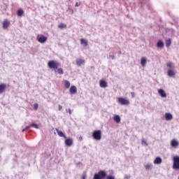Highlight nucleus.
<instances>
[{"mask_svg": "<svg viewBox=\"0 0 179 179\" xmlns=\"http://www.w3.org/2000/svg\"><path fill=\"white\" fill-rule=\"evenodd\" d=\"M106 176V171H99L98 173H94L93 179H104Z\"/></svg>", "mask_w": 179, "mask_h": 179, "instance_id": "nucleus-2", "label": "nucleus"}, {"mask_svg": "<svg viewBox=\"0 0 179 179\" xmlns=\"http://www.w3.org/2000/svg\"><path fill=\"white\" fill-rule=\"evenodd\" d=\"M106 179H115V178L114 176H108L106 177Z\"/></svg>", "mask_w": 179, "mask_h": 179, "instance_id": "nucleus-34", "label": "nucleus"}, {"mask_svg": "<svg viewBox=\"0 0 179 179\" xmlns=\"http://www.w3.org/2000/svg\"><path fill=\"white\" fill-rule=\"evenodd\" d=\"M59 29H66V24L61 23L58 25Z\"/></svg>", "mask_w": 179, "mask_h": 179, "instance_id": "nucleus-27", "label": "nucleus"}, {"mask_svg": "<svg viewBox=\"0 0 179 179\" xmlns=\"http://www.w3.org/2000/svg\"><path fill=\"white\" fill-rule=\"evenodd\" d=\"M58 107H59V111H61V110H62V106L59 105Z\"/></svg>", "mask_w": 179, "mask_h": 179, "instance_id": "nucleus-38", "label": "nucleus"}, {"mask_svg": "<svg viewBox=\"0 0 179 179\" xmlns=\"http://www.w3.org/2000/svg\"><path fill=\"white\" fill-rule=\"evenodd\" d=\"M85 59H76V65H78V66H82V65H83L85 64Z\"/></svg>", "mask_w": 179, "mask_h": 179, "instance_id": "nucleus-14", "label": "nucleus"}, {"mask_svg": "<svg viewBox=\"0 0 179 179\" xmlns=\"http://www.w3.org/2000/svg\"><path fill=\"white\" fill-rule=\"evenodd\" d=\"M173 63L172 62H169L166 64L167 67L169 68V69H171V68H173Z\"/></svg>", "mask_w": 179, "mask_h": 179, "instance_id": "nucleus-32", "label": "nucleus"}, {"mask_svg": "<svg viewBox=\"0 0 179 179\" xmlns=\"http://www.w3.org/2000/svg\"><path fill=\"white\" fill-rule=\"evenodd\" d=\"M131 95L132 99H134L135 97V92H131Z\"/></svg>", "mask_w": 179, "mask_h": 179, "instance_id": "nucleus-37", "label": "nucleus"}, {"mask_svg": "<svg viewBox=\"0 0 179 179\" xmlns=\"http://www.w3.org/2000/svg\"><path fill=\"white\" fill-rule=\"evenodd\" d=\"M37 41L38 43H41V44H44L47 41V37L43 35H38L37 36Z\"/></svg>", "mask_w": 179, "mask_h": 179, "instance_id": "nucleus-6", "label": "nucleus"}, {"mask_svg": "<svg viewBox=\"0 0 179 179\" xmlns=\"http://www.w3.org/2000/svg\"><path fill=\"white\" fill-rule=\"evenodd\" d=\"M178 179H179V177H178Z\"/></svg>", "mask_w": 179, "mask_h": 179, "instance_id": "nucleus-44", "label": "nucleus"}, {"mask_svg": "<svg viewBox=\"0 0 179 179\" xmlns=\"http://www.w3.org/2000/svg\"><path fill=\"white\" fill-rule=\"evenodd\" d=\"M124 178L128 179V178H129V176H125Z\"/></svg>", "mask_w": 179, "mask_h": 179, "instance_id": "nucleus-41", "label": "nucleus"}, {"mask_svg": "<svg viewBox=\"0 0 179 179\" xmlns=\"http://www.w3.org/2000/svg\"><path fill=\"white\" fill-rule=\"evenodd\" d=\"M118 54H119V55H121V54H122L121 50H120V51L118 52Z\"/></svg>", "mask_w": 179, "mask_h": 179, "instance_id": "nucleus-42", "label": "nucleus"}, {"mask_svg": "<svg viewBox=\"0 0 179 179\" xmlns=\"http://www.w3.org/2000/svg\"><path fill=\"white\" fill-rule=\"evenodd\" d=\"M166 47H170L171 45V39L169 38L166 40Z\"/></svg>", "mask_w": 179, "mask_h": 179, "instance_id": "nucleus-26", "label": "nucleus"}, {"mask_svg": "<svg viewBox=\"0 0 179 179\" xmlns=\"http://www.w3.org/2000/svg\"><path fill=\"white\" fill-rule=\"evenodd\" d=\"M80 5V4H79V3H78V2L76 3V7L79 6Z\"/></svg>", "mask_w": 179, "mask_h": 179, "instance_id": "nucleus-40", "label": "nucleus"}, {"mask_svg": "<svg viewBox=\"0 0 179 179\" xmlns=\"http://www.w3.org/2000/svg\"><path fill=\"white\" fill-rule=\"evenodd\" d=\"M57 72L59 75H64V69L62 68L57 69Z\"/></svg>", "mask_w": 179, "mask_h": 179, "instance_id": "nucleus-29", "label": "nucleus"}, {"mask_svg": "<svg viewBox=\"0 0 179 179\" xmlns=\"http://www.w3.org/2000/svg\"><path fill=\"white\" fill-rule=\"evenodd\" d=\"M79 139H80V141H82V140L83 139V138L82 136H80V137L79 138Z\"/></svg>", "mask_w": 179, "mask_h": 179, "instance_id": "nucleus-43", "label": "nucleus"}, {"mask_svg": "<svg viewBox=\"0 0 179 179\" xmlns=\"http://www.w3.org/2000/svg\"><path fill=\"white\" fill-rule=\"evenodd\" d=\"M167 75L169 76V78H174L176 76V73L174 72V70L172 69H169L167 71Z\"/></svg>", "mask_w": 179, "mask_h": 179, "instance_id": "nucleus-10", "label": "nucleus"}, {"mask_svg": "<svg viewBox=\"0 0 179 179\" xmlns=\"http://www.w3.org/2000/svg\"><path fill=\"white\" fill-rule=\"evenodd\" d=\"M99 86L100 87H102L103 89H106L108 85H107V82L104 80H101L99 81Z\"/></svg>", "mask_w": 179, "mask_h": 179, "instance_id": "nucleus-11", "label": "nucleus"}, {"mask_svg": "<svg viewBox=\"0 0 179 179\" xmlns=\"http://www.w3.org/2000/svg\"><path fill=\"white\" fill-rule=\"evenodd\" d=\"M10 24V22L8 21V20H5L3 22V29H6L8 27H9V25Z\"/></svg>", "mask_w": 179, "mask_h": 179, "instance_id": "nucleus-15", "label": "nucleus"}, {"mask_svg": "<svg viewBox=\"0 0 179 179\" xmlns=\"http://www.w3.org/2000/svg\"><path fill=\"white\" fill-rule=\"evenodd\" d=\"M157 47L158 48H163L164 47V43L162 41H159L157 43Z\"/></svg>", "mask_w": 179, "mask_h": 179, "instance_id": "nucleus-22", "label": "nucleus"}, {"mask_svg": "<svg viewBox=\"0 0 179 179\" xmlns=\"http://www.w3.org/2000/svg\"><path fill=\"white\" fill-rule=\"evenodd\" d=\"M65 145L66 146H72L73 145V139L69 138H65Z\"/></svg>", "mask_w": 179, "mask_h": 179, "instance_id": "nucleus-8", "label": "nucleus"}, {"mask_svg": "<svg viewBox=\"0 0 179 179\" xmlns=\"http://www.w3.org/2000/svg\"><path fill=\"white\" fill-rule=\"evenodd\" d=\"M147 59L145 57H141V66H145L146 65Z\"/></svg>", "mask_w": 179, "mask_h": 179, "instance_id": "nucleus-19", "label": "nucleus"}, {"mask_svg": "<svg viewBox=\"0 0 179 179\" xmlns=\"http://www.w3.org/2000/svg\"><path fill=\"white\" fill-rule=\"evenodd\" d=\"M80 41L81 45H84V47H87L88 43H87V41L86 39H85V38H81V39L80 40Z\"/></svg>", "mask_w": 179, "mask_h": 179, "instance_id": "nucleus-18", "label": "nucleus"}, {"mask_svg": "<svg viewBox=\"0 0 179 179\" xmlns=\"http://www.w3.org/2000/svg\"><path fill=\"white\" fill-rule=\"evenodd\" d=\"M69 114L71 115V114H72V110H71L70 108H69Z\"/></svg>", "mask_w": 179, "mask_h": 179, "instance_id": "nucleus-39", "label": "nucleus"}, {"mask_svg": "<svg viewBox=\"0 0 179 179\" xmlns=\"http://www.w3.org/2000/svg\"><path fill=\"white\" fill-rule=\"evenodd\" d=\"M165 120L166 121H171L173 120V115L170 113H165Z\"/></svg>", "mask_w": 179, "mask_h": 179, "instance_id": "nucleus-13", "label": "nucleus"}, {"mask_svg": "<svg viewBox=\"0 0 179 179\" xmlns=\"http://www.w3.org/2000/svg\"><path fill=\"white\" fill-rule=\"evenodd\" d=\"M60 64L57 61L51 60L48 63V66L50 69H58V66H59Z\"/></svg>", "mask_w": 179, "mask_h": 179, "instance_id": "nucleus-1", "label": "nucleus"}, {"mask_svg": "<svg viewBox=\"0 0 179 179\" xmlns=\"http://www.w3.org/2000/svg\"><path fill=\"white\" fill-rule=\"evenodd\" d=\"M158 93L162 99H166L167 97V94H166V92L163 89H159Z\"/></svg>", "mask_w": 179, "mask_h": 179, "instance_id": "nucleus-7", "label": "nucleus"}, {"mask_svg": "<svg viewBox=\"0 0 179 179\" xmlns=\"http://www.w3.org/2000/svg\"><path fill=\"white\" fill-rule=\"evenodd\" d=\"M92 137L96 141H101V131L95 130L92 132Z\"/></svg>", "mask_w": 179, "mask_h": 179, "instance_id": "nucleus-3", "label": "nucleus"}, {"mask_svg": "<svg viewBox=\"0 0 179 179\" xmlns=\"http://www.w3.org/2000/svg\"><path fill=\"white\" fill-rule=\"evenodd\" d=\"M161 163H162V158H160V157H157L154 160V164H161Z\"/></svg>", "mask_w": 179, "mask_h": 179, "instance_id": "nucleus-21", "label": "nucleus"}, {"mask_svg": "<svg viewBox=\"0 0 179 179\" xmlns=\"http://www.w3.org/2000/svg\"><path fill=\"white\" fill-rule=\"evenodd\" d=\"M56 131L57 135H59L60 138H64V139H66V136L64 134V132H62V131L56 129Z\"/></svg>", "mask_w": 179, "mask_h": 179, "instance_id": "nucleus-12", "label": "nucleus"}, {"mask_svg": "<svg viewBox=\"0 0 179 179\" xmlns=\"http://www.w3.org/2000/svg\"><path fill=\"white\" fill-rule=\"evenodd\" d=\"M69 92L71 94H75L78 92V89L76 86L73 85L71 87Z\"/></svg>", "mask_w": 179, "mask_h": 179, "instance_id": "nucleus-16", "label": "nucleus"}, {"mask_svg": "<svg viewBox=\"0 0 179 179\" xmlns=\"http://www.w3.org/2000/svg\"><path fill=\"white\" fill-rule=\"evenodd\" d=\"M30 127H32L33 128H36V129H38V125L36 123H32L30 124Z\"/></svg>", "mask_w": 179, "mask_h": 179, "instance_id": "nucleus-30", "label": "nucleus"}, {"mask_svg": "<svg viewBox=\"0 0 179 179\" xmlns=\"http://www.w3.org/2000/svg\"><path fill=\"white\" fill-rule=\"evenodd\" d=\"M171 146L175 148H178L179 142L176 139H173L171 141Z\"/></svg>", "mask_w": 179, "mask_h": 179, "instance_id": "nucleus-9", "label": "nucleus"}, {"mask_svg": "<svg viewBox=\"0 0 179 179\" xmlns=\"http://www.w3.org/2000/svg\"><path fill=\"white\" fill-rule=\"evenodd\" d=\"M113 120L115 121V122H117V124H120V122H121V117L120 115H115L113 117Z\"/></svg>", "mask_w": 179, "mask_h": 179, "instance_id": "nucleus-20", "label": "nucleus"}, {"mask_svg": "<svg viewBox=\"0 0 179 179\" xmlns=\"http://www.w3.org/2000/svg\"><path fill=\"white\" fill-rule=\"evenodd\" d=\"M86 174L84 173H83V175H82V179H86Z\"/></svg>", "mask_w": 179, "mask_h": 179, "instance_id": "nucleus-36", "label": "nucleus"}, {"mask_svg": "<svg viewBox=\"0 0 179 179\" xmlns=\"http://www.w3.org/2000/svg\"><path fill=\"white\" fill-rule=\"evenodd\" d=\"M5 89H6V85L4 83L0 84V94H2L5 92Z\"/></svg>", "mask_w": 179, "mask_h": 179, "instance_id": "nucleus-17", "label": "nucleus"}, {"mask_svg": "<svg viewBox=\"0 0 179 179\" xmlns=\"http://www.w3.org/2000/svg\"><path fill=\"white\" fill-rule=\"evenodd\" d=\"M118 103L122 106H128L129 105V100L127 98L120 97L118 98Z\"/></svg>", "mask_w": 179, "mask_h": 179, "instance_id": "nucleus-5", "label": "nucleus"}, {"mask_svg": "<svg viewBox=\"0 0 179 179\" xmlns=\"http://www.w3.org/2000/svg\"><path fill=\"white\" fill-rule=\"evenodd\" d=\"M64 86L66 89H69L71 86V82L68 81L67 80H64Z\"/></svg>", "mask_w": 179, "mask_h": 179, "instance_id": "nucleus-23", "label": "nucleus"}, {"mask_svg": "<svg viewBox=\"0 0 179 179\" xmlns=\"http://www.w3.org/2000/svg\"><path fill=\"white\" fill-rule=\"evenodd\" d=\"M145 167L146 170H152V167H153V165L152 164H147L145 165Z\"/></svg>", "mask_w": 179, "mask_h": 179, "instance_id": "nucleus-25", "label": "nucleus"}, {"mask_svg": "<svg viewBox=\"0 0 179 179\" xmlns=\"http://www.w3.org/2000/svg\"><path fill=\"white\" fill-rule=\"evenodd\" d=\"M31 126H30V124H29V126H27L24 129H23V131H27V129H29V128H30Z\"/></svg>", "mask_w": 179, "mask_h": 179, "instance_id": "nucleus-35", "label": "nucleus"}, {"mask_svg": "<svg viewBox=\"0 0 179 179\" xmlns=\"http://www.w3.org/2000/svg\"><path fill=\"white\" fill-rule=\"evenodd\" d=\"M173 170H179V156L173 157Z\"/></svg>", "mask_w": 179, "mask_h": 179, "instance_id": "nucleus-4", "label": "nucleus"}, {"mask_svg": "<svg viewBox=\"0 0 179 179\" xmlns=\"http://www.w3.org/2000/svg\"><path fill=\"white\" fill-rule=\"evenodd\" d=\"M38 103H34V110H38Z\"/></svg>", "mask_w": 179, "mask_h": 179, "instance_id": "nucleus-33", "label": "nucleus"}, {"mask_svg": "<svg viewBox=\"0 0 179 179\" xmlns=\"http://www.w3.org/2000/svg\"><path fill=\"white\" fill-rule=\"evenodd\" d=\"M141 145L143 146H148V141L145 138H143L141 141Z\"/></svg>", "mask_w": 179, "mask_h": 179, "instance_id": "nucleus-28", "label": "nucleus"}, {"mask_svg": "<svg viewBox=\"0 0 179 179\" xmlns=\"http://www.w3.org/2000/svg\"><path fill=\"white\" fill-rule=\"evenodd\" d=\"M23 13H24V11L22 8L18 9L17 13V16H22Z\"/></svg>", "mask_w": 179, "mask_h": 179, "instance_id": "nucleus-24", "label": "nucleus"}, {"mask_svg": "<svg viewBox=\"0 0 179 179\" xmlns=\"http://www.w3.org/2000/svg\"><path fill=\"white\" fill-rule=\"evenodd\" d=\"M108 59H115V56L114 55H109Z\"/></svg>", "mask_w": 179, "mask_h": 179, "instance_id": "nucleus-31", "label": "nucleus"}]
</instances>
